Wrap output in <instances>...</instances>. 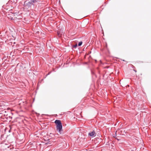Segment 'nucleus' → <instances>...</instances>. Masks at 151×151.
Here are the masks:
<instances>
[{"instance_id": "2", "label": "nucleus", "mask_w": 151, "mask_h": 151, "mask_svg": "<svg viewBox=\"0 0 151 151\" xmlns=\"http://www.w3.org/2000/svg\"><path fill=\"white\" fill-rule=\"evenodd\" d=\"M33 4L32 2H27L26 1L24 2V6L26 8H28L30 7Z\"/></svg>"}, {"instance_id": "1", "label": "nucleus", "mask_w": 151, "mask_h": 151, "mask_svg": "<svg viewBox=\"0 0 151 151\" xmlns=\"http://www.w3.org/2000/svg\"><path fill=\"white\" fill-rule=\"evenodd\" d=\"M55 123L56 124L57 130L59 132L61 133V132L62 131V125L61 122L60 120H56Z\"/></svg>"}, {"instance_id": "4", "label": "nucleus", "mask_w": 151, "mask_h": 151, "mask_svg": "<svg viewBox=\"0 0 151 151\" xmlns=\"http://www.w3.org/2000/svg\"><path fill=\"white\" fill-rule=\"evenodd\" d=\"M82 43V42H79L78 44V45L79 46H80L81 45Z\"/></svg>"}, {"instance_id": "3", "label": "nucleus", "mask_w": 151, "mask_h": 151, "mask_svg": "<svg viewBox=\"0 0 151 151\" xmlns=\"http://www.w3.org/2000/svg\"><path fill=\"white\" fill-rule=\"evenodd\" d=\"M96 135V134L94 131L90 132L88 134V135L92 137H95Z\"/></svg>"}, {"instance_id": "7", "label": "nucleus", "mask_w": 151, "mask_h": 151, "mask_svg": "<svg viewBox=\"0 0 151 151\" xmlns=\"http://www.w3.org/2000/svg\"><path fill=\"white\" fill-rule=\"evenodd\" d=\"M134 71L135 72H137V70H135L134 69Z\"/></svg>"}, {"instance_id": "5", "label": "nucleus", "mask_w": 151, "mask_h": 151, "mask_svg": "<svg viewBox=\"0 0 151 151\" xmlns=\"http://www.w3.org/2000/svg\"><path fill=\"white\" fill-rule=\"evenodd\" d=\"M36 0H32V2L33 3H35V2H36Z\"/></svg>"}, {"instance_id": "6", "label": "nucleus", "mask_w": 151, "mask_h": 151, "mask_svg": "<svg viewBox=\"0 0 151 151\" xmlns=\"http://www.w3.org/2000/svg\"><path fill=\"white\" fill-rule=\"evenodd\" d=\"M77 46V44H76V45H73V47L76 48V47Z\"/></svg>"}]
</instances>
